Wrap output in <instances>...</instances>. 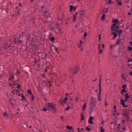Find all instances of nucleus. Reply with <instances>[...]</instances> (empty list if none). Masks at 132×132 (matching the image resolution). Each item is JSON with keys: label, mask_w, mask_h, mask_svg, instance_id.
Wrapping results in <instances>:
<instances>
[{"label": "nucleus", "mask_w": 132, "mask_h": 132, "mask_svg": "<svg viewBox=\"0 0 132 132\" xmlns=\"http://www.w3.org/2000/svg\"><path fill=\"white\" fill-rule=\"evenodd\" d=\"M73 18V22H74L76 20V16L75 15H74Z\"/></svg>", "instance_id": "c9c22d12"}, {"label": "nucleus", "mask_w": 132, "mask_h": 132, "mask_svg": "<svg viewBox=\"0 0 132 132\" xmlns=\"http://www.w3.org/2000/svg\"><path fill=\"white\" fill-rule=\"evenodd\" d=\"M101 34H100L99 35L98 39H99V42H100V40H101Z\"/></svg>", "instance_id": "79ce46f5"}, {"label": "nucleus", "mask_w": 132, "mask_h": 132, "mask_svg": "<svg viewBox=\"0 0 132 132\" xmlns=\"http://www.w3.org/2000/svg\"><path fill=\"white\" fill-rule=\"evenodd\" d=\"M74 6L73 5H71L70 6V9L69 10V11L70 12H72V10H73L74 8Z\"/></svg>", "instance_id": "412c9836"}, {"label": "nucleus", "mask_w": 132, "mask_h": 132, "mask_svg": "<svg viewBox=\"0 0 132 132\" xmlns=\"http://www.w3.org/2000/svg\"><path fill=\"white\" fill-rule=\"evenodd\" d=\"M121 114L123 115V116H125L126 117L128 115H129V114L127 112H126L125 113H122Z\"/></svg>", "instance_id": "cd10ccee"}, {"label": "nucleus", "mask_w": 132, "mask_h": 132, "mask_svg": "<svg viewBox=\"0 0 132 132\" xmlns=\"http://www.w3.org/2000/svg\"><path fill=\"white\" fill-rule=\"evenodd\" d=\"M101 45L100 44H98V50H100V49H101Z\"/></svg>", "instance_id": "8fccbe9b"}, {"label": "nucleus", "mask_w": 132, "mask_h": 132, "mask_svg": "<svg viewBox=\"0 0 132 132\" xmlns=\"http://www.w3.org/2000/svg\"><path fill=\"white\" fill-rule=\"evenodd\" d=\"M101 128V131L100 132H104L105 131V129L103 128L102 126H101L100 127Z\"/></svg>", "instance_id": "2f4dec72"}, {"label": "nucleus", "mask_w": 132, "mask_h": 132, "mask_svg": "<svg viewBox=\"0 0 132 132\" xmlns=\"http://www.w3.org/2000/svg\"><path fill=\"white\" fill-rule=\"evenodd\" d=\"M101 91H99V93L98 94V101H100L101 100Z\"/></svg>", "instance_id": "2eb2a0df"}, {"label": "nucleus", "mask_w": 132, "mask_h": 132, "mask_svg": "<svg viewBox=\"0 0 132 132\" xmlns=\"http://www.w3.org/2000/svg\"><path fill=\"white\" fill-rule=\"evenodd\" d=\"M30 21L33 22L34 24L36 22V21L34 19H32L31 20H30Z\"/></svg>", "instance_id": "473e14b6"}, {"label": "nucleus", "mask_w": 132, "mask_h": 132, "mask_svg": "<svg viewBox=\"0 0 132 132\" xmlns=\"http://www.w3.org/2000/svg\"><path fill=\"white\" fill-rule=\"evenodd\" d=\"M81 121H82L84 120V116L82 112H81Z\"/></svg>", "instance_id": "aec40b11"}, {"label": "nucleus", "mask_w": 132, "mask_h": 132, "mask_svg": "<svg viewBox=\"0 0 132 132\" xmlns=\"http://www.w3.org/2000/svg\"><path fill=\"white\" fill-rule=\"evenodd\" d=\"M11 45L10 44H8L7 43H4V44L3 48L4 50H6L8 48L10 47Z\"/></svg>", "instance_id": "423d86ee"}, {"label": "nucleus", "mask_w": 132, "mask_h": 132, "mask_svg": "<svg viewBox=\"0 0 132 132\" xmlns=\"http://www.w3.org/2000/svg\"><path fill=\"white\" fill-rule=\"evenodd\" d=\"M20 48L25 52H27V49L28 48V46H26L25 45H23Z\"/></svg>", "instance_id": "6e6552de"}, {"label": "nucleus", "mask_w": 132, "mask_h": 132, "mask_svg": "<svg viewBox=\"0 0 132 132\" xmlns=\"http://www.w3.org/2000/svg\"><path fill=\"white\" fill-rule=\"evenodd\" d=\"M44 13H45V15L46 16L47 18L50 15V14L49 13V11H44Z\"/></svg>", "instance_id": "f3484780"}, {"label": "nucleus", "mask_w": 132, "mask_h": 132, "mask_svg": "<svg viewBox=\"0 0 132 132\" xmlns=\"http://www.w3.org/2000/svg\"><path fill=\"white\" fill-rule=\"evenodd\" d=\"M18 88L19 89H21V86L20 84L18 85Z\"/></svg>", "instance_id": "13d9d810"}, {"label": "nucleus", "mask_w": 132, "mask_h": 132, "mask_svg": "<svg viewBox=\"0 0 132 132\" xmlns=\"http://www.w3.org/2000/svg\"><path fill=\"white\" fill-rule=\"evenodd\" d=\"M34 96L32 95L31 97V100L32 101H34Z\"/></svg>", "instance_id": "680f3d73"}, {"label": "nucleus", "mask_w": 132, "mask_h": 132, "mask_svg": "<svg viewBox=\"0 0 132 132\" xmlns=\"http://www.w3.org/2000/svg\"><path fill=\"white\" fill-rule=\"evenodd\" d=\"M117 36V34L116 32H115V33L113 35V37H115L116 38Z\"/></svg>", "instance_id": "a18cd8bd"}, {"label": "nucleus", "mask_w": 132, "mask_h": 132, "mask_svg": "<svg viewBox=\"0 0 132 132\" xmlns=\"http://www.w3.org/2000/svg\"><path fill=\"white\" fill-rule=\"evenodd\" d=\"M129 0H124L125 3H128L129 2Z\"/></svg>", "instance_id": "bf43d9fd"}, {"label": "nucleus", "mask_w": 132, "mask_h": 132, "mask_svg": "<svg viewBox=\"0 0 132 132\" xmlns=\"http://www.w3.org/2000/svg\"><path fill=\"white\" fill-rule=\"evenodd\" d=\"M55 51H56V52L57 53H59V50L57 48H56Z\"/></svg>", "instance_id": "603ef678"}, {"label": "nucleus", "mask_w": 132, "mask_h": 132, "mask_svg": "<svg viewBox=\"0 0 132 132\" xmlns=\"http://www.w3.org/2000/svg\"><path fill=\"white\" fill-rule=\"evenodd\" d=\"M132 62V59H129L127 61V62Z\"/></svg>", "instance_id": "4d7b16f0"}, {"label": "nucleus", "mask_w": 132, "mask_h": 132, "mask_svg": "<svg viewBox=\"0 0 132 132\" xmlns=\"http://www.w3.org/2000/svg\"><path fill=\"white\" fill-rule=\"evenodd\" d=\"M42 110L44 111H46L47 110H48L49 112L50 111V110L49 109H47L46 108H42Z\"/></svg>", "instance_id": "c85d7f7f"}, {"label": "nucleus", "mask_w": 132, "mask_h": 132, "mask_svg": "<svg viewBox=\"0 0 132 132\" xmlns=\"http://www.w3.org/2000/svg\"><path fill=\"white\" fill-rule=\"evenodd\" d=\"M93 107H94L90 106V110L91 112H92V111H93Z\"/></svg>", "instance_id": "58836bf2"}, {"label": "nucleus", "mask_w": 132, "mask_h": 132, "mask_svg": "<svg viewBox=\"0 0 132 132\" xmlns=\"http://www.w3.org/2000/svg\"><path fill=\"white\" fill-rule=\"evenodd\" d=\"M48 38L49 40L52 42H54L55 41V38L51 33H50Z\"/></svg>", "instance_id": "20e7f679"}, {"label": "nucleus", "mask_w": 132, "mask_h": 132, "mask_svg": "<svg viewBox=\"0 0 132 132\" xmlns=\"http://www.w3.org/2000/svg\"><path fill=\"white\" fill-rule=\"evenodd\" d=\"M14 43L15 44H21L23 42L22 40H21L20 39L15 38L14 39Z\"/></svg>", "instance_id": "0eeeda50"}, {"label": "nucleus", "mask_w": 132, "mask_h": 132, "mask_svg": "<svg viewBox=\"0 0 132 132\" xmlns=\"http://www.w3.org/2000/svg\"><path fill=\"white\" fill-rule=\"evenodd\" d=\"M119 21L118 19H113L112 22L113 23V24H112L111 25L112 27V30L113 29L114 27H115V26H116L117 24L119 23Z\"/></svg>", "instance_id": "f03ea898"}, {"label": "nucleus", "mask_w": 132, "mask_h": 132, "mask_svg": "<svg viewBox=\"0 0 132 132\" xmlns=\"http://www.w3.org/2000/svg\"><path fill=\"white\" fill-rule=\"evenodd\" d=\"M71 107L70 106H68L65 109L67 111L69 110V109Z\"/></svg>", "instance_id": "6e6d98bb"}, {"label": "nucleus", "mask_w": 132, "mask_h": 132, "mask_svg": "<svg viewBox=\"0 0 132 132\" xmlns=\"http://www.w3.org/2000/svg\"><path fill=\"white\" fill-rule=\"evenodd\" d=\"M127 49L128 51H130L131 50H132V47L129 46L128 47Z\"/></svg>", "instance_id": "e433bc0d"}, {"label": "nucleus", "mask_w": 132, "mask_h": 132, "mask_svg": "<svg viewBox=\"0 0 132 132\" xmlns=\"http://www.w3.org/2000/svg\"><path fill=\"white\" fill-rule=\"evenodd\" d=\"M117 40V41L116 42L114 47H115L116 45H119V44L120 43L121 40L120 37V36L118 38Z\"/></svg>", "instance_id": "9b49d317"}, {"label": "nucleus", "mask_w": 132, "mask_h": 132, "mask_svg": "<svg viewBox=\"0 0 132 132\" xmlns=\"http://www.w3.org/2000/svg\"><path fill=\"white\" fill-rule=\"evenodd\" d=\"M96 101L95 100H94V101L92 100H91L90 103V106L95 107L96 106Z\"/></svg>", "instance_id": "9d476101"}, {"label": "nucleus", "mask_w": 132, "mask_h": 132, "mask_svg": "<svg viewBox=\"0 0 132 132\" xmlns=\"http://www.w3.org/2000/svg\"><path fill=\"white\" fill-rule=\"evenodd\" d=\"M102 9L103 13H107L108 11V9L107 8H103Z\"/></svg>", "instance_id": "4be33fe9"}, {"label": "nucleus", "mask_w": 132, "mask_h": 132, "mask_svg": "<svg viewBox=\"0 0 132 132\" xmlns=\"http://www.w3.org/2000/svg\"><path fill=\"white\" fill-rule=\"evenodd\" d=\"M102 77L101 75L100 76V77H99V81H101V80H102Z\"/></svg>", "instance_id": "37998d69"}, {"label": "nucleus", "mask_w": 132, "mask_h": 132, "mask_svg": "<svg viewBox=\"0 0 132 132\" xmlns=\"http://www.w3.org/2000/svg\"><path fill=\"white\" fill-rule=\"evenodd\" d=\"M91 129L90 128H88V127L87 126L86 127V129L87 131H89Z\"/></svg>", "instance_id": "09e8293b"}, {"label": "nucleus", "mask_w": 132, "mask_h": 132, "mask_svg": "<svg viewBox=\"0 0 132 132\" xmlns=\"http://www.w3.org/2000/svg\"><path fill=\"white\" fill-rule=\"evenodd\" d=\"M30 69V68L28 66H26L23 68L22 69L23 71L25 72L26 73L28 74V73L29 72V70Z\"/></svg>", "instance_id": "39448f33"}, {"label": "nucleus", "mask_w": 132, "mask_h": 132, "mask_svg": "<svg viewBox=\"0 0 132 132\" xmlns=\"http://www.w3.org/2000/svg\"><path fill=\"white\" fill-rule=\"evenodd\" d=\"M108 3L109 4H110L112 3V4L113 3L112 2L111 0H109V1H108Z\"/></svg>", "instance_id": "a19ab883"}, {"label": "nucleus", "mask_w": 132, "mask_h": 132, "mask_svg": "<svg viewBox=\"0 0 132 132\" xmlns=\"http://www.w3.org/2000/svg\"><path fill=\"white\" fill-rule=\"evenodd\" d=\"M68 95V93H66L65 95L66 96V97L64 98L63 100L61 98L60 99V103L63 106L64 105V103H66V102L68 101V99L67 97Z\"/></svg>", "instance_id": "7ed1b4c3"}, {"label": "nucleus", "mask_w": 132, "mask_h": 132, "mask_svg": "<svg viewBox=\"0 0 132 132\" xmlns=\"http://www.w3.org/2000/svg\"><path fill=\"white\" fill-rule=\"evenodd\" d=\"M105 17V14H103L101 17V20L102 21H104Z\"/></svg>", "instance_id": "393cba45"}, {"label": "nucleus", "mask_w": 132, "mask_h": 132, "mask_svg": "<svg viewBox=\"0 0 132 132\" xmlns=\"http://www.w3.org/2000/svg\"><path fill=\"white\" fill-rule=\"evenodd\" d=\"M26 32H21V34L23 35H26Z\"/></svg>", "instance_id": "864d4df0"}, {"label": "nucleus", "mask_w": 132, "mask_h": 132, "mask_svg": "<svg viewBox=\"0 0 132 132\" xmlns=\"http://www.w3.org/2000/svg\"><path fill=\"white\" fill-rule=\"evenodd\" d=\"M115 31L117 32L119 34V35L120 36V34L122 33L121 32H120L119 30H117V29H115Z\"/></svg>", "instance_id": "c756f323"}, {"label": "nucleus", "mask_w": 132, "mask_h": 132, "mask_svg": "<svg viewBox=\"0 0 132 132\" xmlns=\"http://www.w3.org/2000/svg\"><path fill=\"white\" fill-rule=\"evenodd\" d=\"M83 15V14H82V13H81L80 14V17H79V19H82L83 18V16H82V15Z\"/></svg>", "instance_id": "4c0bfd02"}, {"label": "nucleus", "mask_w": 132, "mask_h": 132, "mask_svg": "<svg viewBox=\"0 0 132 132\" xmlns=\"http://www.w3.org/2000/svg\"><path fill=\"white\" fill-rule=\"evenodd\" d=\"M93 117L90 116L89 118V119L88 121V122L90 124H92L93 123Z\"/></svg>", "instance_id": "1a4fd4ad"}, {"label": "nucleus", "mask_w": 132, "mask_h": 132, "mask_svg": "<svg viewBox=\"0 0 132 132\" xmlns=\"http://www.w3.org/2000/svg\"><path fill=\"white\" fill-rule=\"evenodd\" d=\"M101 84V81H99V91H102Z\"/></svg>", "instance_id": "a878e982"}, {"label": "nucleus", "mask_w": 132, "mask_h": 132, "mask_svg": "<svg viewBox=\"0 0 132 132\" xmlns=\"http://www.w3.org/2000/svg\"><path fill=\"white\" fill-rule=\"evenodd\" d=\"M3 116H4V117L5 118L7 117H8L7 114V113L6 112H4L3 113Z\"/></svg>", "instance_id": "7c9ffc66"}, {"label": "nucleus", "mask_w": 132, "mask_h": 132, "mask_svg": "<svg viewBox=\"0 0 132 132\" xmlns=\"http://www.w3.org/2000/svg\"><path fill=\"white\" fill-rule=\"evenodd\" d=\"M66 128L69 130H72L73 129L72 126H67L66 127Z\"/></svg>", "instance_id": "bb28decb"}, {"label": "nucleus", "mask_w": 132, "mask_h": 132, "mask_svg": "<svg viewBox=\"0 0 132 132\" xmlns=\"http://www.w3.org/2000/svg\"><path fill=\"white\" fill-rule=\"evenodd\" d=\"M120 103L122 106H123L125 104V102L122 99H121L120 100Z\"/></svg>", "instance_id": "6ab92c4d"}, {"label": "nucleus", "mask_w": 132, "mask_h": 132, "mask_svg": "<svg viewBox=\"0 0 132 132\" xmlns=\"http://www.w3.org/2000/svg\"><path fill=\"white\" fill-rule=\"evenodd\" d=\"M79 70V67L78 66H76L75 68V69L74 71V72L73 75V76L74 74L77 73Z\"/></svg>", "instance_id": "4468645a"}, {"label": "nucleus", "mask_w": 132, "mask_h": 132, "mask_svg": "<svg viewBox=\"0 0 132 132\" xmlns=\"http://www.w3.org/2000/svg\"><path fill=\"white\" fill-rule=\"evenodd\" d=\"M113 45L112 44H111L110 47V50H112Z\"/></svg>", "instance_id": "69168bd1"}, {"label": "nucleus", "mask_w": 132, "mask_h": 132, "mask_svg": "<svg viewBox=\"0 0 132 132\" xmlns=\"http://www.w3.org/2000/svg\"><path fill=\"white\" fill-rule=\"evenodd\" d=\"M99 50V53L100 54H101L103 51V50H101V49H100V50Z\"/></svg>", "instance_id": "49530a36"}, {"label": "nucleus", "mask_w": 132, "mask_h": 132, "mask_svg": "<svg viewBox=\"0 0 132 132\" xmlns=\"http://www.w3.org/2000/svg\"><path fill=\"white\" fill-rule=\"evenodd\" d=\"M47 106L49 109L52 110V113H56V105L53 103H48L47 104Z\"/></svg>", "instance_id": "f257e3e1"}, {"label": "nucleus", "mask_w": 132, "mask_h": 132, "mask_svg": "<svg viewBox=\"0 0 132 132\" xmlns=\"http://www.w3.org/2000/svg\"><path fill=\"white\" fill-rule=\"evenodd\" d=\"M11 94L10 93H8L6 94V95H7L8 97H9V96H10L11 95Z\"/></svg>", "instance_id": "052dcab7"}, {"label": "nucleus", "mask_w": 132, "mask_h": 132, "mask_svg": "<svg viewBox=\"0 0 132 132\" xmlns=\"http://www.w3.org/2000/svg\"><path fill=\"white\" fill-rule=\"evenodd\" d=\"M20 73V70H17V73L18 75H19Z\"/></svg>", "instance_id": "338daca9"}, {"label": "nucleus", "mask_w": 132, "mask_h": 132, "mask_svg": "<svg viewBox=\"0 0 132 132\" xmlns=\"http://www.w3.org/2000/svg\"><path fill=\"white\" fill-rule=\"evenodd\" d=\"M80 12H81V13H82L83 15L84 14V13H85V10H82V11H80Z\"/></svg>", "instance_id": "de8ad7c7"}, {"label": "nucleus", "mask_w": 132, "mask_h": 132, "mask_svg": "<svg viewBox=\"0 0 132 132\" xmlns=\"http://www.w3.org/2000/svg\"><path fill=\"white\" fill-rule=\"evenodd\" d=\"M123 92V93H126L127 92V91L125 89H122L121 90Z\"/></svg>", "instance_id": "c03bdc74"}, {"label": "nucleus", "mask_w": 132, "mask_h": 132, "mask_svg": "<svg viewBox=\"0 0 132 132\" xmlns=\"http://www.w3.org/2000/svg\"><path fill=\"white\" fill-rule=\"evenodd\" d=\"M127 109H123L122 111H123V112L126 113V112H127Z\"/></svg>", "instance_id": "5fc2aeb1"}, {"label": "nucleus", "mask_w": 132, "mask_h": 132, "mask_svg": "<svg viewBox=\"0 0 132 132\" xmlns=\"http://www.w3.org/2000/svg\"><path fill=\"white\" fill-rule=\"evenodd\" d=\"M29 94L30 95H32V93L31 90L30 89H28L27 90Z\"/></svg>", "instance_id": "72a5a7b5"}, {"label": "nucleus", "mask_w": 132, "mask_h": 132, "mask_svg": "<svg viewBox=\"0 0 132 132\" xmlns=\"http://www.w3.org/2000/svg\"><path fill=\"white\" fill-rule=\"evenodd\" d=\"M115 27H114V28H113V29H112V27H111V31H115V30H114L115 29H117V30H118V29L119 28V26H117V25H116V26H115Z\"/></svg>", "instance_id": "a211bd4d"}, {"label": "nucleus", "mask_w": 132, "mask_h": 132, "mask_svg": "<svg viewBox=\"0 0 132 132\" xmlns=\"http://www.w3.org/2000/svg\"><path fill=\"white\" fill-rule=\"evenodd\" d=\"M10 103L13 106H14V105L15 104L14 103H13L12 102H10Z\"/></svg>", "instance_id": "0e129e2a"}, {"label": "nucleus", "mask_w": 132, "mask_h": 132, "mask_svg": "<svg viewBox=\"0 0 132 132\" xmlns=\"http://www.w3.org/2000/svg\"><path fill=\"white\" fill-rule=\"evenodd\" d=\"M56 47L54 45H52L50 46V48L51 51L53 52L55 51L56 48Z\"/></svg>", "instance_id": "f8f14e48"}, {"label": "nucleus", "mask_w": 132, "mask_h": 132, "mask_svg": "<svg viewBox=\"0 0 132 132\" xmlns=\"http://www.w3.org/2000/svg\"><path fill=\"white\" fill-rule=\"evenodd\" d=\"M72 42L71 40H69L66 43V45L68 46H72Z\"/></svg>", "instance_id": "ddd939ff"}, {"label": "nucleus", "mask_w": 132, "mask_h": 132, "mask_svg": "<svg viewBox=\"0 0 132 132\" xmlns=\"http://www.w3.org/2000/svg\"><path fill=\"white\" fill-rule=\"evenodd\" d=\"M129 74L131 76H132V71L129 72Z\"/></svg>", "instance_id": "774afa93"}, {"label": "nucleus", "mask_w": 132, "mask_h": 132, "mask_svg": "<svg viewBox=\"0 0 132 132\" xmlns=\"http://www.w3.org/2000/svg\"><path fill=\"white\" fill-rule=\"evenodd\" d=\"M126 87V85L125 84H124L122 86V88L123 89H125Z\"/></svg>", "instance_id": "ea45409f"}, {"label": "nucleus", "mask_w": 132, "mask_h": 132, "mask_svg": "<svg viewBox=\"0 0 132 132\" xmlns=\"http://www.w3.org/2000/svg\"><path fill=\"white\" fill-rule=\"evenodd\" d=\"M21 97H22V99H21V101L26 100L25 97L23 95H22L21 96Z\"/></svg>", "instance_id": "f704fd0d"}, {"label": "nucleus", "mask_w": 132, "mask_h": 132, "mask_svg": "<svg viewBox=\"0 0 132 132\" xmlns=\"http://www.w3.org/2000/svg\"><path fill=\"white\" fill-rule=\"evenodd\" d=\"M15 51L16 52V53L17 52V50H14L13 51V53L15 54H16L15 53Z\"/></svg>", "instance_id": "e2e57ef3"}, {"label": "nucleus", "mask_w": 132, "mask_h": 132, "mask_svg": "<svg viewBox=\"0 0 132 132\" xmlns=\"http://www.w3.org/2000/svg\"><path fill=\"white\" fill-rule=\"evenodd\" d=\"M116 2H117V3L118 5V6L119 5H122V0H115Z\"/></svg>", "instance_id": "dca6fc26"}, {"label": "nucleus", "mask_w": 132, "mask_h": 132, "mask_svg": "<svg viewBox=\"0 0 132 132\" xmlns=\"http://www.w3.org/2000/svg\"><path fill=\"white\" fill-rule=\"evenodd\" d=\"M86 103H84L83 105L82 106V111H84V110L85 109H86Z\"/></svg>", "instance_id": "5701e85b"}, {"label": "nucleus", "mask_w": 132, "mask_h": 132, "mask_svg": "<svg viewBox=\"0 0 132 132\" xmlns=\"http://www.w3.org/2000/svg\"><path fill=\"white\" fill-rule=\"evenodd\" d=\"M87 33L86 32H85L84 34V37H86V36H87Z\"/></svg>", "instance_id": "3c124183"}, {"label": "nucleus", "mask_w": 132, "mask_h": 132, "mask_svg": "<svg viewBox=\"0 0 132 132\" xmlns=\"http://www.w3.org/2000/svg\"><path fill=\"white\" fill-rule=\"evenodd\" d=\"M125 98H126L128 99L130 98V96L129 95H128V93H126L125 95Z\"/></svg>", "instance_id": "b1692460"}]
</instances>
